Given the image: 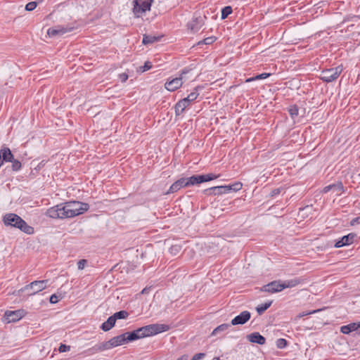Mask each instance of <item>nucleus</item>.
<instances>
[{
    "label": "nucleus",
    "instance_id": "22",
    "mask_svg": "<svg viewBox=\"0 0 360 360\" xmlns=\"http://www.w3.org/2000/svg\"><path fill=\"white\" fill-rule=\"evenodd\" d=\"M304 281H305V279H304L301 277H297V278H294L292 279L284 281L282 282H283L284 289H285V288H294L300 284L303 283L304 282Z\"/></svg>",
    "mask_w": 360,
    "mask_h": 360
},
{
    "label": "nucleus",
    "instance_id": "1",
    "mask_svg": "<svg viewBox=\"0 0 360 360\" xmlns=\"http://www.w3.org/2000/svg\"><path fill=\"white\" fill-rule=\"evenodd\" d=\"M89 206L79 201H69L53 206L46 211V216L53 219L71 218L83 214Z\"/></svg>",
    "mask_w": 360,
    "mask_h": 360
},
{
    "label": "nucleus",
    "instance_id": "38",
    "mask_svg": "<svg viewBox=\"0 0 360 360\" xmlns=\"http://www.w3.org/2000/svg\"><path fill=\"white\" fill-rule=\"evenodd\" d=\"M70 346H68V345H66L64 344H61L58 348V351L60 352H68V351H70Z\"/></svg>",
    "mask_w": 360,
    "mask_h": 360
},
{
    "label": "nucleus",
    "instance_id": "48",
    "mask_svg": "<svg viewBox=\"0 0 360 360\" xmlns=\"http://www.w3.org/2000/svg\"><path fill=\"white\" fill-rule=\"evenodd\" d=\"M150 288H145L142 290L141 293L142 294H146L149 292Z\"/></svg>",
    "mask_w": 360,
    "mask_h": 360
},
{
    "label": "nucleus",
    "instance_id": "28",
    "mask_svg": "<svg viewBox=\"0 0 360 360\" xmlns=\"http://www.w3.org/2000/svg\"><path fill=\"white\" fill-rule=\"evenodd\" d=\"M231 326L229 323H223L218 326L212 333V335H216L217 334L225 331L229 328Z\"/></svg>",
    "mask_w": 360,
    "mask_h": 360
},
{
    "label": "nucleus",
    "instance_id": "16",
    "mask_svg": "<svg viewBox=\"0 0 360 360\" xmlns=\"http://www.w3.org/2000/svg\"><path fill=\"white\" fill-rule=\"evenodd\" d=\"M333 191L336 195H340L344 192V186L341 181H337L323 188V192Z\"/></svg>",
    "mask_w": 360,
    "mask_h": 360
},
{
    "label": "nucleus",
    "instance_id": "40",
    "mask_svg": "<svg viewBox=\"0 0 360 360\" xmlns=\"http://www.w3.org/2000/svg\"><path fill=\"white\" fill-rule=\"evenodd\" d=\"M282 190H283L282 188H277L273 189L270 193V196L274 197V196L280 194Z\"/></svg>",
    "mask_w": 360,
    "mask_h": 360
},
{
    "label": "nucleus",
    "instance_id": "50",
    "mask_svg": "<svg viewBox=\"0 0 360 360\" xmlns=\"http://www.w3.org/2000/svg\"><path fill=\"white\" fill-rule=\"evenodd\" d=\"M358 329L360 330V322L357 323Z\"/></svg>",
    "mask_w": 360,
    "mask_h": 360
},
{
    "label": "nucleus",
    "instance_id": "6",
    "mask_svg": "<svg viewBox=\"0 0 360 360\" xmlns=\"http://www.w3.org/2000/svg\"><path fill=\"white\" fill-rule=\"evenodd\" d=\"M198 89H200V86H196L187 97L180 100L176 103L174 107L176 115H181L193 101L197 99L199 96Z\"/></svg>",
    "mask_w": 360,
    "mask_h": 360
},
{
    "label": "nucleus",
    "instance_id": "33",
    "mask_svg": "<svg viewBox=\"0 0 360 360\" xmlns=\"http://www.w3.org/2000/svg\"><path fill=\"white\" fill-rule=\"evenodd\" d=\"M232 13V8L229 6H225L221 10V19H225Z\"/></svg>",
    "mask_w": 360,
    "mask_h": 360
},
{
    "label": "nucleus",
    "instance_id": "11",
    "mask_svg": "<svg viewBox=\"0 0 360 360\" xmlns=\"http://www.w3.org/2000/svg\"><path fill=\"white\" fill-rule=\"evenodd\" d=\"M219 176L210 173L202 175H193L188 178H185L186 186H193L202 182H207L211 180L216 179Z\"/></svg>",
    "mask_w": 360,
    "mask_h": 360
},
{
    "label": "nucleus",
    "instance_id": "13",
    "mask_svg": "<svg viewBox=\"0 0 360 360\" xmlns=\"http://www.w3.org/2000/svg\"><path fill=\"white\" fill-rule=\"evenodd\" d=\"M283 290H284V287L283 285V282L280 280L270 282L269 283L263 285L262 288H261L262 291L269 293L278 292L282 291Z\"/></svg>",
    "mask_w": 360,
    "mask_h": 360
},
{
    "label": "nucleus",
    "instance_id": "25",
    "mask_svg": "<svg viewBox=\"0 0 360 360\" xmlns=\"http://www.w3.org/2000/svg\"><path fill=\"white\" fill-rule=\"evenodd\" d=\"M115 322L113 316H110L106 321L102 323L101 328L103 331H108L115 326Z\"/></svg>",
    "mask_w": 360,
    "mask_h": 360
},
{
    "label": "nucleus",
    "instance_id": "32",
    "mask_svg": "<svg viewBox=\"0 0 360 360\" xmlns=\"http://www.w3.org/2000/svg\"><path fill=\"white\" fill-rule=\"evenodd\" d=\"M112 316L115 319V321H116L117 319H122L127 318L129 316V313L127 311L122 310V311L115 313Z\"/></svg>",
    "mask_w": 360,
    "mask_h": 360
},
{
    "label": "nucleus",
    "instance_id": "41",
    "mask_svg": "<svg viewBox=\"0 0 360 360\" xmlns=\"http://www.w3.org/2000/svg\"><path fill=\"white\" fill-rule=\"evenodd\" d=\"M86 264V259H80L78 262H77V267H78V269L79 270H82L84 268L85 265Z\"/></svg>",
    "mask_w": 360,
    "mask_h": 360
},
{
    "label": "nucleus",
    "instance_id": "10",
    "mask_svg": "<svg viewBox=\"0 0 360 360\" xmlns=\"http://www.w3.org/2000/svg\"><path fill=\"white\" fill-rule=\"evenodd\" d=\"M153 0H134L133 1V13L136 18L141 17L146 11L150 10Z\"/></svg>",
    "mask_w": 360,
    "mask_h": 360
},
{
    "label": "nucleus",
    "instance_id": "14",
    "mask_svg": "<svg viewBox=\"0 0 360 360\" xmlns=\"http://www.w3.org/2000/svg\"><path fill=\"white\" fill-rule=\"evenodd\" d=\"M112 348L110 340L107 342H101L95 345L92 347L86 350L89 354H94L105 350H108Z\"/></svg>",
    "mask_w": 360,
    "mask_h": 360
},
{
    "label": "nucleus",
    "instance_id": "26",
    "mask_svg": "<svg viewBox=\"0 0 360 360\" xmlns=\"http://www.w3.org/2000/svg\"><path fill=\"white\" fill-rule=\"evenodd\" d=\"M358 330L357 323H352L348 325L342 326L340 328V332L343 334H349L351 332Z\"/></svg>",
    "mask_w": 360,
    "mask_h": 360
},
{
    "label": "nucleus",
    "instance_id": "34",
    "mask_svg": "<svg viewBox=\"0 0 360 360\" xmlns=\"http://www.w3.org/2000/svg\"><path fill=\"white\" fill-rule=\"evenodd\" d=\"M215 41H216L215 37H209L204 39L202 41H199L198 43V45H200V44L210 45V44H213Z\"/></svg>",
    "mask_w": 360,
    "mask_h": 360
},
{
    "label": "nucleus",
    "instance_id": "2",
    "mask_svg": "<svg viewBox=\"0 0 360 360\" xmlns=\"http://www.w3.org/2000/svg\"><path fill=\"white\" fill-rule=\"evenodd\" d=\"M3 222L5 226L17 228L27 234H32L34 233V228L29 226L25 220L16 214H6L3 217Z\"/></svg>",
    "mask_w": 360,
    "mask_h": 360
},
{
    "label": "nucleus",
    "instance_id": "39",
    "mask_svg": "<svg viewBox=\"0 0 360 360\" xmlns=\"http://www.w3.org/2000/svg\"><path fill=\"white\" fill-rule=\"evenodd\" d=\"M60 298V297L59 296L53 294L50 297L49 301L51 304H56L59 301Z\"/></svg>",
    "mask_w": 360,
    "mask_h": 360
},
{
    "label": "nucleus",
    "instance_id": "44",
    "mask_svg": "<svg viewBox=\"0 0 360 360\" xmlns=\"http://www.w3.org/2000/svg\"><path fill=\"white\" fill-rule=\"evenodd\" d=\"M180 246L173 245L170 248L169 250L172 254L176 255L180 250Z\"/></svg>",
    "mask_w": 360,
    "mask_h": 360
},
{
    "label": "nucleus",
    "instance_id": "47",
    "mask_svg": "<svg viewBox=\"0 0 360 360\" xmlns=\"http://www.w3.org/2000/svg\"><path fill=\"white\" fill-rule=\"evenodd\" d=\"M319 311V310H314L313 311L302 313V314H299L298 317L301 318V317H303L304 316H306V315H309V314H314V313H316V312H317Z\"/></svg>",
    "mask_w": 360,
    "mask_h": 360
},
{
    "label": "nucleus",
    "instance_id": "4",
    "mask_svg": "<svg viewBox=\"0 0 360 360\" xmlns=\"http://www.w3.org/2000/svg\"><path fill=\"white\" fill-rule=\"evenodd\" d=\"M169 329V326L166 324H150L141 328H138L131 332L132 334L135 335L134 340L143 338L145 337L152 336L158 333L167 331Z\"/></svg>",
    "mask_w": 360,
    "mask_h": 360
},
{
    "label": "nucleus",
    "instance_id": "49",
    "mask_svg": "<svg viewBox=\"0 0 360 360\" xmlns=\"http://www.w3.org/2000/svg\"><path fill=\"white\" fill-rule=\"evenodd\" d=\"M188 357L187 356H181L180 358H179L177 360H187Z\"/></svg>",
    "mask_w": 360,
    "mask_h": 360
},
{
    "label": "nucleus",
    "instance_id": "31",
    "mask_svg": "<svg viewBox=\"0 0 360 360\" xmlns=\"http://www.w3.org/2000/svg\"><path fill=\"white\" fill-rule=\"evenodd\" d=\"M288 112L292 119H295L298 115L299 108L296 105H290Z\"/></svg>",
    "mask_w": 360,
    "mask_h": 360
},
{
    "label": "nucleus",
    "instance_id": "42",
    "mask_svg": "<svg viewBox=\"0 0 360 360\" xmlns=\"http://www.w3.org/2000/svg\"><path fill=\"white\" fill-rule=\"evenodd\" d=\"M205 356V353H198L193 356L191 360H200V359H203Z\"/></svg>",
    "mask_w": 360,
    "mask_h": 360
},
{
    "label": "nucleus",
    "instance_id": "9",
    "mask_svg": "<svg viewBox=\"0 0 360 360\" xmlns=\"http://www.w3.org/2000/svg\"><path fill=\"white\" fill-rule=\"evenodd\" d=\"M48 280L35 281L21 288L19 292H27V295H34L46 288Z\"/></svg>",
    "mask_w": 360,
    "mask_h": 360
},
{
    "label": "nucleus",
    "instance_id": "8",
    "mask_svg": "<svg viewBox=\"0 0 360 360\" xmlns=\"http://www.w3.org/2000/svg\"><path fill=\"white\" fill-rule=\"evenodd\" d=\"M343 70L342 65H338L333 68L326 69L321 71L320 79L325 82H331L335 81L340 75Z\"/></svg>",
    "mask_w": 360,
    "mask_h": 360
},
{
    "label": "nucleus",
    "instance_id": "21",
    "mask_svg": "<svg viewBox=\"0 0 360 360\" xmlns=\"http://www.w3.org/2000/svg\"><path fill=\"white\" fill-rule=\"evenodd\" d=\"M186 183L185 178H181L173 183L166 194L173 193L178 191L179 189L184 187H186Z\"/></svg>",
    "mask_w": 360,
    "mask_h": 360
},
{
    "label": "nucleus",
    "instance_id": "18",
    "mask_svg": "<svg viewBox=\"0 0 360 360\" xmlns=\"http://www.w3.org/2000/svg\"><path fill=\"white\" fill-rule=\"evenodd\" d=\"M204 25L203 18L201 16L193 17V19L188 23V27L193 33L197 32Z\"/></svg>",
    "mask_w": 360,
    "mask_h": 360
},
{
    "label": "nucleus",
    "instance_id": "29",
    "mask_svg": "<svg viewBox=\"0 0 360 360\" xmlns=\"http://www.w3.org/2000/svg\"><path fill=\"white\" fill-rule=\"evenodd\" d=\"M159 37L152 36V35H143V44H153L155 41H158Z\"/></svg>",
    "mask_w": 360,
    "mask_h": 360
},
{
    "label": "nucleus",
    "instance_id": "7",
    "mask_svg": "<svg viewBox=\"0 0 360 360\" xmlns=\"http://www.w3.org/2000/svg\"><path fill=\"white\" fill-rule=\"evenodd\" d=\"M190 71L191 69L186 68L181 71L179 77H176L172 79H168L166 83L165 84V89L169 91H174L176 89H179L182 86L184 81H186L187 79L186 75Z\"/></svg>",
    "mask_w": 360,
    "mask_h": 360
},
{
    "label": "nucleus",
    "instance_id": "15",
    "mask_svg": "<svg viewBox=\"0 0 360 360\" xmlns=\"http://www.w3.org/2000/svg\"><path fill=\"white\" fill-rule=\"evenodd\" d=\"M72 30V27L58 25V26L49 28L47 31V34L50 37H55V36H58V35L60 36L67 32H71Z\"/></svg>",
    "mask_w": 360,
    "mask_h": 360
},
{
    "label": "nucleus",
    "instance_id": "30",
    "mask_svg": "<svg viewBox=\"0 0 360 360\" xmlns=\"http://www.w3.org/2000/svg\"><path fill=\"white\" fill-rule=\"evenodd\" d=\"M270 75H271L270 73H262V74L257 75L255 77L247 79L245 80V82H252V81H255V80H257V79H266L268 77H269Z\"/></svg>",
    "mask_w": 360,
    "mask_h": 360
},
{
    "label": "nucleus",
    "instance_id": "24",
    "mask_svg": "<svg viewBox=\"0 0 360 360\" xmlns=\"http://www.w3.org/2000/svg\"><path fill=\"white\" fill-rule=\"evenodd\" d=\"M0 158L3 162H11L13 159V155L8 148H5L0 150Z\"/></svg>",
    "mask_w": 360,
    "mask_h": 360
},
{
    "label": "nucleus",
    "instance_id": "12",
    "mask_svg": "<svg viewBox=\"0 0 360 360\" xmlns=\"http://www.w3.org/2000/svg\"><path fill=\"white\" fill-rule=\"evenodd\" d=\"M135 338V335L131 333H124L120 335L113 337L110 340L111 342L112 348L122 345L129 342L134 341V338Z\"/></svg>",
    "mask_w": 360,
    "mask_h": 360
},
{
    "label": "nucleus",
    "instance_id": "17",
    "mask_svg": "<svg viewBox=\"0 0 360 360\" xmlns=\"http://www.w3.org/2000/svg\"><path fill=\"white\" fill-rule=\"evenodd\" d=\"M251 317V314L248 311H243L239 315L231 320V325H243L248 322Z\"/></svg>",
    "mask_w": 360,
    "mask_h": 360
},
{
    "label": "nucleus",
    "instance_id": "20",
    "mask_svg": "<svg viewBox=\"0 0 360 360\" xmlns=\"http://www.w3.org/2000/svg\"><path fill=\"white\" fill-rule=\"evenodd\" d=\"M354 237L355 234L354 233H349L347 236H344L340 240L335 243V247L339 248L345 245L352 244L354 241Z\"/></svg>",
    "mask_w": 360,
    "mask_h": 360
},
{
    "label": "nucleus",
    "instance_id": "19",
    "mask_svg": "<svg viewBox=\"0 0 360 360\" xmlns=\"http://www.w3.org/2000/svg\"><path fill=\"white\" fill-rule=\"evenodd\" d=\"M23 311H7L5 312L4 317L8 323L15 322L22 317Z\"/></svg>",
    "mask_w": 360,
    "mask_h": 360
},
{
    "label": "nucleus",
    "instance_id": "43",
    "mask_svg": "<svg viewBox=\"0 0 360 360\" xmlns=\"http://www.w3.org/2000/svg\"><path fill=\"white\" fill-rule=\"evenodd\" d=\"M151 68H152L151 63H150V62H149V61H146V62L144 63V65L141 68H142V72H145V71H146V70H150Z\"/></svg>",
    "mask_w": 360,
    "mask_h": 360
},
{
    "label": "nucleus",
    "instance_id": "5",
    "mask_svg": "<svg viewBox=\"0 0 360 360\" xmlns=\"http://www.w3.org/2000/svg\"><path fill=\"white\" fill-rule=\"evenodd\" d=\"M242 183L237 181L228 186H219L209 188L205 189L204 193L207 195H219L230 193L231 191H238L242 188Z\"/></svg>",
    "mask_w": 360,
    "mask_h": 360
},
{
    "label": "nucleus",
    "instance_id": "3",
    "mask_svg": "<svg viewBox=\"0 0 360 360\" xmlns=\"http://www.w3.org/2000/svg\"><path fill=\"white\" fill-rule=\"evenodd\" d=\"M169 329V326L166 324H150L141 328H138L131 332L132 334L135 335L134 340L143 338L145 337L152 336L158 333L167 331Z\"/></svg>",
    "mask_w": 360,
    "mask_h": 360
},
{
    "label": "nucleus",
    "instance_id": "36",
    "mask_svg": "<svg viewBox=\"0 0 360 360\" xmlns=\"http://www.w3.org/2000/svg\"><path fill=\"white\" fill-rule=\"evenodd\" d=\"M12 162V169L13 171H18L21 168V162L14 158L11 161Z\"/></svg>",
    "mask_w": 360,
    "mask_h": 360
},
{
    "label": "nucleus",
    "instance_id": "35",
    "mask_svg": "<svg viewBox=\"0 0 360 360\" xmlns=\"http://www.w3.org/2000/svg\"><path fill=\"white\" fill-rule=\"evenodd\" d=\"M288 345V342L284 338H279L276 340V346L279 349L285 348Z\"/></svg>",
    "mask_w": 360,
    "mask_h": 360
},
{
    "label": "nucleus",
    "instance_id": "46",
    "mask_svg": "<svg viewBox=\"0 0 360 360\" xmlns=\"http://www.w3.org/2000/svg\"><path fill=\"white\" fill-rule=\"evenodd\" d=\"M360 224V217L353 219L350 222V224L352 226H354L355 224Z\"/></svg>",
    "mask_w": 360,
    "mask_h": 360
},
{
    "label": "nucleus",
    "instance_id": "37",
    "mask_svg": "<svg viewBox=\"0 0 360 360\" xmlns=\"http://www.w3.org/2000/svg\"><path fill=\"white\" fill-rule=\"evenodd\" d=\"M37 2L35 1H31L26 4L25 6V10L27 11H32L35 9L37 7Z\"/></svg>",
    "mask_w": 360,
    "mask_h": 360
},
{
    "label": "nucleus",
    "instance_id": "27",
    "mask_svg": "<svg viewBox=\"0 0 360 360\" xmlns=\"http://www.w3.org/2000/svg\"><path fill=\"white\" fill-rule=\"evenodd\" d=\"M272 302H273L271 300V301H269V302H266L265 303L258 305L256 307L257 312L259 315L262 314L267 309H269L271 307Z\"/></svg>",
    "mask_w": 360,
    "mask_h": 360
},
{
    "label": "nucleus",
    "instance_id": "45",
    "mask_svg": "<svg viewBox=\"0 0 360 360\" xmlns=\"http://www.w3.org/2000/svg\"><path fill=\"white\" fill-rule=\"evenodd\" d=\"M119 78L122 82H125L128 79V75L126 73L120 74Z\"/></svg>",
    "mask_w": 360,
    "mask_h": 360
},
{
    "label": "nucleus",
    "instance_id": "23",
    "mask_svg": "<svg viewBox=\"0 0 360 360\" xmlns=\"http://www.w3.org/2000/svg\"><path fill=\"white\" fill-rule=\"evenodd\" d=\"M247 338L250 342L253 343H257L261 345H264L266 342L265 338L257 332L252 333L248 335Z\"/></svg>",
    "mask_w": 360,
    "mask_h": 360
}]
</instances>
